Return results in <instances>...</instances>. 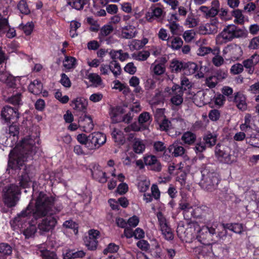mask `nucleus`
Segmentation results:
<instances>
[{
    "label": "nucleus",
    "instance_id": "obj_1",
    "mask_svg": "<svg viewBox=\"0 0 259 259\" xmlns=\"http://www.w3.org/2000/svg\"><path fill=\"white\" fill-rule=\"evenodd\" d=\"M55 199L43 192H40L35 200L32 217L35 220L42 218L37 224V230L40 235L52 231L57 224V218L54 213L58 210L54 206Z\"/></svg>",
    "mask_w": 259,
    "mask_h": 259
},
{
    "label": "nucleus",
    "instance_id": "obj_2",
    "mask_svg": "<svg viewBox=\"0 0 259 259\" xmlns=\"http://www.w3.org/2000/svg\"><path fill=\"white\" fill-rule=\"evenodd\" d=\"M32 139H24L21 145L12 150L9 154L8 166L12 169H18L20 175L19 184L23 188L27 187L31 181L30 165L26 166L24 162L29 155L34 152L35 147Z\"/></svg>",
    "mask_w": 259,
    "mask_h": 259
},
{
    "label": "nucleus",
    "instance_id": "obj_3",
    "mask_svg": "<svg viewBox=\"0 0 259 259\" xmlns=\"http://www.w3.org/2000/svg\"><path fill=\"white\" fill-rule=\"evenodd\" d=\"M201 178L198 183L200 187L207 192H212L217 189L221 181L220 177L212 164L202 165Z\"/></svg>",
    "mask_w": 259,
    "mask_h": 259
},
{
    "label": "nucleus",
    "instance_id": "obj_4",
    "mask_svg": "<svg viewBox=\"0 0 259 259\" xmlns=\"http://www.w3.org/2000/svg\"><path fill=\"white\" fill-rule=\"evenodd\" d=\"M243 30L235 25L227 26L217 36V41L220 44H226L235 38H239L244 35Z\"/></svg>",
    "mask_w": 259,
    "mask_h": 259
},
{
    "label": "nucleus",
    "instance_id": "obj_5",
    "mask_svg": "<svg viewBox=\"0 0 259 259\" xmlns=\"http://www.w3.org/2000/svg\"><path fill=\"white\" fill-rule=\"evenodd\" d=\"M3 197L5 203L9 207L16 205L19 200V188L13 184L6 186L3 190Z\"/></svg>",
    "mask_w": 259,
    "mask_h": 259
},
{
    "label": "nucleus",
    "instance_id": "obj_6",
    "mask_svg": "<svg viewBox=\"0 0 259 259\" xmlns=\"http://www.w3.org/2000/svg\"><path fill=\"white\" fill-rule=\"evenodd\" d=\"M231 153V148L225 145L218 144L215 148V156L222 163L231 164L234 161Z\"/></svg>",
    "mask_w": 259,
    "mask_h": 259
},
{
    "label": "nucleus",
    "instance_id": "obj_7",
    "mask_svg": "<svg viewBox=\"0 0 259 259\" xmlns=\"http://www.w3.org/2000/svg\"><path fill=\"white\" fill-rule=\"evenodd\" d=\"M106 141V135L101 132H94L88 136L87 148L89 150H96L104 145Z\"/></svg>",
    "mask_w": 259,
    "mask_h": 259
},
{
    "label": "nucleus",
    "instance_id": "obj_8",
    "mask_svg": "<svg viewBox=\"0 0 259 259\" xmlns=\"http://www.w3.org/2000/svg\"><path fill=\"white\" fill-rule=\"evenodd\" d=\"M32 211L33 209H31L30 205L29 204L24 210L18 214L17 216L11 222V225L23 228L24 225L27 222L29 218L31 215H32Z\"/></svg>",
    "mask_w": 259,
    "mask_h": 259
},
{
    "label": "nucleus",
    "instance_id": "obj_9",
    "mask_svg": "<svg viewBox=\"0 0 259 259\" xmlns=\"http://www.w3.org/2000/svg\"><path fill=\"white\" fill-rule=\"evenodd\" d=\"M158 219L160 230L165 239L167 240H171L174 239V234L171 229L167 224V220L162 213L160 211L157 212Z\"/></svg>",
    "mask_w": 259,
    "mask_h": 259
},
{
    "label": "nucleus",
    "instance_id": "obj_10",
    "mask_svg": "<svg viewBox=\"0 0 259 259\" xmlns=\"http://www.w3.org/2000/svg\"><path fill=\"white\" fill-rule=\"evenodd\" d=\"M1 116L6 121L10 123L12 121H16L19 117L18 109L9 106L3 107L1 112Z\"/></svg>",
    "mask_w": 259,
    "mask_h": 259
},
{
    "label": "nucleus",
    "instance_id": "obj_11",
    "mask_svg": "<svg viewBox=\"0 0 259 259\" xmlns=\"http://www.w3.org/2000/svg\"><path fill=\"white\" fill-rule=\"evenodd\" d=\"M170 94L172 95L170 102L174 105L179 106L182 104L184 92L179 85L174 84L171 88V93Z\"/></svg>",
    "mask_w": 259,
    "mask_h": 259
},
{
    "label": "nucleus",
    "instance_id": "obj_12",
    "mask_svg": "<svg viewBox=\"0 0 259 259\" xmlns=\"http://www.w3.org/2000/svg\"><path fill=\"white\" fill-rule=\"evenodd\" d=\"M216 228L213 227H209L203 226L197 233V238L203 243H205L204 241L209 240L210 237L216 234Z\"/></svg>",
    "mask_w": 259,
    "mask_h": 259
},
{
    "label": "nucleus",
    "instance_id": "obj_13",
    "mask_svg": "<svg viewBox=\"0 0 259 259\" xmlns=\"http://www.w3.org/2000/svg\"><path fill=\"white\" fill-rule=\"evenodd\" d=\"M212 7L210 9L206 6H201L199 10L202 12L206 18H211L214 17L219 13L220 4L218 1H214L211 3Z\"/></svg>",
    "mask_w": 259,
    "mask_h": 259
},
{
    "label": "nucleus",
    "instance_id": "obj_14",
    "mask_svg": "<svg viewBox=\"0 0 259 259\" xmlns=\"http://www.w3.org/2000/svg\"><path fill=\"white\" fill-rule=\"evenodd\" d=\"M144 161L146 165L150 166V169L151 170L159 172L162 169L161 163L155 155H148L145 156L144 157Z\"/></svg>",
    "mask_w": 259,
    "mask_h": 259
},
{
    "label": "nucleus",
    "instance_id": "obj_15",
    "mask_svg": "<svg viewBox=\"0 0 259 259\" xmlns=\"http://www.w3.org/2000/svg\"><path fill=\"white\" fill-rule=\"evenodd\" d=\"M79 126L82 128L83 131L89 133L94 128V125L91 116L82 114L78 119Z\"/></svg>",
    "mask_w": 259,
    "mask_h": 259
},
{
    "label": "nucleus",
    "instance_id": "obj_16",
    "mask_svg": "<svg viewBox=\"0 0 259 259\" xmlns=\"http://www.w3.org/2000/svg\"><path fill=\"white\" fill-rule=\"evenodd\" d=\"M218 19L214 18L212 19L210 23H206L204 25L200 26L199 30L200 32L203 34L216 33L218 32Z\"/></svg>",
    "mask_w": 259,
    "mask_h": 259
},
{
    "label": "nucleus",
    "instance_id": "obj_17",
    "mask_svg": "<svg viewBox=\"0 0 259 259\" xmlns=\"http://www.w3.org/2000/svg\"><path fill=\"white\" fill-rule=\"evenodd\" d=\"M229 101L230 102L233 101L237 108L242 111H244L247 109L245 97L240 92L235 93L234 97H230Z\"/></svg>",
    "mask_w": 259,
    "mask_h": 259
},
{
    "label": "nucleus",
    "instance_id": "obj_18",
    "mask_svg": "<svg viewBox=\"0 0 259 259\" xmlns=\"http://www.w3.org/2000/svg\"><path fill=\"white\" fill-rule=\"evenodd\" d=\"M259 62V55L254 54L250 58L244 60L242 62L243 66L247 70L249 74H252L254 70V66Z\"/></svg>",
    "mask_w": 259,
    "mask_h": 259
},
{
    "label": "nucleus",
    "instance_id": "obj_19",
    "mask_svg": "<svg viewBox=\"0 0 259 259\" xmlns=\"http://www.w3.org/2000/svg\"><path fill=\"white\" fill-rule=\"evenodd\" d=\"M72 105L74 106L73 108L74 110L78 112H82L83 114L86 112L87 107L88 105V101L87 99L78 97L71 101Z\"/></svg>",
    "mask_w": 259,
    "mask_h": 259
},
{
    "label": "nucleus",
    "instance_id": "obj_20",
    "mask_svg": "<svg viewBox=\"0 0 259 259\" xmlns=\"http://www.w3.org/2000/svg\"><path fill=\"white\" fill-rule=\"evenodd\" d=\"M163 13L162 9L153 5L149 9V11L146 14L145 17L148 22H152L154 18H159Z\"/></svg>",
    "mask_w": 259,
    "mask_h": 259
},
{
    "label": "nucleus",
    "instance_id": "obj_21",
    "mask_svg": "<svg viewBox=\"0 0 259 259\" xmlns=\"http://www.w3.org/2000/svg\"><path fill=\"white\" fill-rule=\"evenodd\" d=\"M0 81L5 83L9 88H13L15 87V78L6 71H0Z\"/></svg>",
    "mask_w": 259,
    "mask_h": 259
},
{
    "label": "nucleus",
    "instance_id": "obj_22",
    "mask_svg": "<svg viewBox=\"0 0 259 259\" xmlns=\"http://www.w3.org/2000/svg\"><path fill=\"white\" fill-rule=\"evenodd\" d=\"M92 176L100 183H105L107 181L106 172L103 171L99 165L95 166L93 167Z\"/></svg>",
    "mask_w": 259,
    "mask_h": 259
},
{
    "label": "nucleus",
    "instance_id": "obj_23",
    "mask_svg": "<svg viewBox=\"0 0 259 259\" xmlns=\"http://www.w3.org/2000/svg\"><path fill=\"white\" fill-rule=\"evenodd\" d=\"M132 148L137 154H141L145 151L146 146L143 140L139 138H135L133 141Z\"/></svg>",
    "mask_w": 259,
    "mask_h": 259
},
{
    "label": "nucleus",
    "instance_id": "obj_24",
    "mask_svg": "<svg viewBox=\"0 0 259 259\" xmlns=\"http://www.w3.org/2000/svg\"><path fill=\"white\" fill-rule=\"evenodd\" d=\"M136 34V28L132 25L125 26L121 32L122 37L125 39H131L135 36Z\"/></svg>",
    "mask_w": 259,
    "mask_h": 259
},
{
    "label": "nucleus",
    "instance_id": "obj_25",
    "mask_svg": "<svg viewBox=\"0 0 259 259\" xmlns=\"http://www.w3.org/2000/svg\"><path fill=\"white\" fill-rule=\"evenodd\" d=\"M42 84L38 80H34L28 86L29 91L34 95H38L41 93Z\"/></svg>",
    "mask_w": 259,
    "mask_h": 259
},
{
    "label": "nucleus",
    "instance_id": "obj_26",
    "mask_svg": "<svg viewBox=\"0 0 259 259\" xmlns=\"http://www.w3.org/2000/svg\"><path fill=\"white\" fill-rule=\"evenodd\" d=\"M196 139V135L191 132L184 133L181 137V140L183 144L189 145L193 144L195 142Z\"/></svg>",
    "mask_w": 259,
    "mask_h": 259
},
{
    "label": "nucleus",
    "instance_id": "obj_27",
    "mask_svg": "<svg viewBox=\"0 0 259 259\" xmlns=\"http://www.w3.org/2000/svg\"><path fill=\"white\" fill-rule=\"evenodd\" d=\"M124 113V109L121 106L111 107L110 108L109 114L113 121L118 122L116 118L119 115Z\"/></svg>",
    "mask_w": 259,
    "mask_h": 259
},
{
    "label": "nucleus",
    "instance_id": "obj_28",
    "mask_svg": "<svg viewBox=\"0 0 259 259\" xmlns=\"http://www.w3.org/2000/svg\"><path fill=\"white\" fill-rule=\"evenodd\" d=\"M170 68L172 72L178 73L181 71H184L185 63L181 61L173 60L170 64Z\"/></svg>",
    "mask_w": 259,
    "mask_h": 259
},
{
    "label": "nucleus",
    "instance_id": "obj_29",
    "mask_svg": "<svg viewBox=\"0 0 259 259\" xmlns=\"http://www.w3.org/2000/svg\"><path fill=\"white\" fill-rule=\"evenodd\" d=\"M183 41L180 37L170 38L167 41V45L174 50H179L183 46Z\"/></svg>",
    "mask_w": 259,
    "mask_h": 259
},
{
    "label": "nucleus",
    "instance_id": "obj_30",
    "mask_svg": "<svg viewBox=\"0 0 259 259\" xmlns=\"http://www.w3.org/2000/svg\"><path fill=\"white\" fill-rule=\"evenodd\" d=\"M203 139L206 146L211 147L216 143L217 136L212 133H208L204 136Z\"/></svg>",
    "mask_w": 259,
    "mask_h": 259
},
{
    "label": "nucleus",
    "instance_id": "obj_31",
    "mask_svg": "<svg viewBox=\"0 0 259 259\" xmlns=\"http://www.w3.org/2000/svg\"><path fill=\"white\" fill-rule=\"evenodd\" d=\"M109 69L115 77L120 75L121 73L120 65L116 60H112L110 62Z\"/></svg>",
    "mask_w": 259,
    "mask_h": 259
},
{
    "label": "nucleus",
    "instance_id": "obj_32",
    "mask_svg": "<svg viewBox=\"0 0 259 259\" xmlns=\"http://www.w3.org/2000/svg\"><path fill=\"white\" fill-rule=\"evenodd\" d=\"M220 50L219 49H214L213 50L212 54L214 56L212 59V62L214 66L219 67L221 66L224 63V60L223 58L219 55Z\"/></svg>",
    "mask_w": 259,
    "mask_h": 259
},
{
    "label": "nucleus",
    "instance_id": "obj_33",
    "mask_svg": "<svg viewBox=\"0 0 259 259\" xmlns=\"http://www.w3.org/2000/svg\"><path fill=\"white\" fill-rule=\"evenodd\" d=\"M179 208L183 210L184 216L187 217L188 219H189L190 217L188 213L190 212L192 214V212L193 211V208L190 204L184 201H181L179 203Z\"/></svg>",
    "mask_w": 259,
    "mask_h": 259
},
{
    "label": "nucleus",
    "instance_id": "obj_34",
    "mask_svg": "<svg viewBox=\"0 0 259 259\" xmlns=\"http://www.w3.org/2000/svg\"><path fill=\"white\" fill-rule=\"evenodd\" d=\"M111 135L115 142L120 145H123L124 144L125 140L121 131L114 129Z\"/></svg>",
    "mask_w": 259,
    "mask_h": 259
},
{
    "label": "nucleus",
    "instance_id": "obj_35",
    "mask_svg": "<svg viewBox=\"0 0 259 259\" xmlns=\"http://www.w3.org/2000/svg\"><path fill=\"white\" fill-rule=\"evenodd\" d=\"M198 69L197 65L194 62H189L185 63L184 73L186 74H193Z\"/></svg>",
    "mask_w": 259,
    "mask_h": 259
},
{
    "label": "nucleus",
    "instance_id": "obj_36",
    "mask_svg": "<svg viewBox=\"0 0 259 259\" xmlns=\"http://www.w3.org/2000/svg\"><path fill=\"white\" fill-rule=\"evenodd\" d=\"M113 31V27L111 25H105L100 29L99 34L100 39L104 38L109 35Z\"/></svg>",
    "mask_w": 259,
    "mask_h": 259
},
{
    "label": "nucleus",
    "instance_id": "obj_37",
    "mask_svg": "<svg viewBox=\"0 0 259 259\" xmlns=\"http://www.w3.org/2000/svg\"><path fill=\"white\" fill-rule=\"evenodd\" d=\"M217 195L219 199L222 201H229L231 200L234 196L233 194L229 192L228 190L225 188L221 191Z\"/></svg>",
    "mask_w": 259,
    "mask_h": 259
},
{
    "label": "nucleus",
    "instance_id": "obj_38",
    "mask_svg": "<svg viewBox=\"0 0 259 259\" xmlns=\"http://www.w3.org/2000/svg\"><path fill=\"white\" fill-rule=\"evenodd\" d=\"M67 4L77 10L83 9L85 4L84 0H68Z\"/></svg>",
    "mask_w": 259,
    "mask_h": 259
},
{
    "label": "nucleus",
    "instance_id": "obj_39",
    "mask_svg": "<svg viewBox=\"0 0 259 259\" xmlns=\"http://www.w3.org/2000/svg\"><path fill=\"white\" fill-rule=\"evenodd\" d=\"M167 26L169 28L171 33L173 35H180L182 32L180 30V25L176 22H170L167 24Z\"/></svg>",
    "mask_w": 259,
    "mask_h": 259
},
{
    "label": "nucleus",
    "instance_id": "obj_40",
    "mask_svg": "<svg viewBox=\"0 0 259 259\" xmlns=\"http://www.w3.org/2000/svg\"><path fill=\"white\" fill-rule=\"evenodd\" d=\"M12 247L7 243H0V253L4 255H10L12 253Z\"/></svg>",
    "mask_w": 259,
    "mask_h": 259
},
{
    "label": "nucleus",
    "instance_id": "obj_41",
    "mask_svg": "<svg viewBox=\"0 0 259 259\" xmlns=\"http://www.w3.org/2000/svg\"><path fill=\"white\" fill-rule=\"evenodd\" d=\"M170 147V149H174L172 154L175 157L182 156L185 153V149L184 148L177 144H174Z\"/></svg>",
    "mask_w": 259,
    "mask_h": 259
},
{
    "label": "nucleus",
    "instance_id": "obj_42",
    "mask_svg": "<svg viewBox=\"0 0 259 259\" xmlns=\"http://www.w3.org/2000/svg\"><path fill=\"white\" fill-rule=\"evenodd\" d=\"M17 8L22 14L28 15L30 12L28 5L25 0H21L17 5Z\"/></svg>",
    "mask_w": 259,
    "mask_h": 259
},
{
    "label": "nucleus",
    "instance_id": "obj_43",
    "mask_svg": "<svg viewBox=\"0 0 259 259\" xmlns=\"http://www.w3.org/2000/svg\"><path fill=\"white\" fill-rule=\"evenodd\" d=\"M219 81L217 76L211 75L206 78L205 84L210 89H212L215 87Z\"/></svg>",
    "mask_w": 259,
    "mask_h": 259
},
{
    "label": "nucleus",
    "instance_id": "obj_44",
    "mask_svg": "<svg viewBox=\"0 0 259 259\" xmlns=\"http://www.w3.org/2000/svg\"><path fill=\"white\" fill-rule=\"evenodd\" d=\"M232 16L235 17L234 22L237 23L242 24L244 22V16L242 11L239 9H236L231 12Z\"/></svg>",
    "mask_w": 259,
    "mask_h": 259
},
{
    "label": "nucleus",
    "instance_id": "obj_45",
    "mask_svg": "<svg viewBox=\"0 0 259 259\" xmlns=\"http://www.w3.org/2000/svg\"><path fill=\"white\" fill-rule=\"evenodd\" d=\"M84 242L88 249L94 250L96 248L98 241L95 239L91 238V237H86L84 239Z\"/></svg>",
    "mask_w": 259,
    "mask_h": 259
},
{
    "label": "nucleus",
    "instance_id": "obj_46",
    "mask_svg": "<svg viewBox=\"0 0 259 259\" xmlns=\"http://www.w3.org/2000/svg\"><path fill=\"white\" fill-rule=\"evenodd\" d=\"M88 79L90 81L96 86L100 85L102 84V81L101 77L96 73H90L88 75Z\"/></svg>",
    "mask_w": 259,
    "mask_h": 259
},
{
    "label": "nucleus",
    "instance_id": "obj_47",
    "mask_svg": "<svg viewBox=\"0 0 259 259\" xmlns=\"http://www.w3.org/2000/svg\"><path fill=\"white\" fill-rule=\"evenodd\" d=\"M153 246H154V248H152L150 251L151 255L156 259L160 258L162 250L160 248L159 244L157 242L155 241L154 245L153 244Z\"/></svg>",
    "mask_w": 259,
    "mask_h": 259
},
{
    "label": "nucleus",
    "instance_id": "obj_48",
    "mask_svg": "<svg viewBox=\"0 0 259 259\" xmlns=\"http://www.w3.org/2000/svg\"><path fill=\"white\" fill-rule=\"evenodd\" d=\"M8 101L15 106L22 104L21 94L17 93L16 95L12 96L8 99Z\"/></svg>",
    "mask_w": 259,
    "mask_h": 259
},
{
    "label": "nucleus",
    "instance_id": "obj_49",
    "mask_svg": "<svg viewBox=\"0 0 259 259\" xmlns=\"http://www.w3.org/2000/svg\"><path fill=\"white\" fill-rule=\"evenodd\" d=\"M164 98L163 94L158 90L156 91L154 96L152 98L151 102L153 104H159L164 102Z\"/></svg>",
    "mask_w": 259,
    "mask_h": 259
},
{
    "label": "nucleus",
    "instance_id": "obj_50",
    "mask_svg": "<svg viewBox=\"0 0 259 259\" xmlns=\"http://www.w3.org/2000/svg\"><path fill=\"white\" fill-rule=\"evenodd\" d=\"M150 53L148 51H142L137 54H133V58L138 61H145L149 57Z\"/></svg>",
    "mask_w": 259,
    "mask_h": 259
},
{
    "label": "nucleus",
    "instance_id": "obj_51",
    "mask_svg": "<svg viewBox=\"0 0 259 259\" xmlns=\"http://www.w3.org/2000/svg\"><path fill=\"white\" fill-rule=\"evenodd\" d=\"M12 124L9 126V134L15 137L18 136L19 133V127L18 124L16 121H12Z\"/></svg>",
    "mask_w": 259,
    "mask_h": 259
},
{
    "label": "nucleus",
    "instance_id": "obj_52",
    "mask_svg": "<svg viewBox=\"0 0 259 259\" xmlns=\"http://www.w3.org/2000/svg\"><path fill=\"white\" fill-rule=\"evenodd\" d=\"M37 230V229L35 226L29 225V227L24 230L23 234L26 238H29L34 235Z\"/></svg>",
    "mask_w": 259,
    "mask_h": 259
},
{
    "label": "nucleus",
    "instance_id": "obj_53",
    "mask_svg": "<svg viewBox=\"0 0 259 259\" xmlns=\"http://www.w3.org/2000/svg\"><path fill=\"white\" fill-rule=\"evenodd\" d=\"M9 27V25L7 19L0 17V34L5 33Z\"/></svg>",
    "mask_w": 259,
    "mask_h": 259
},
{
    "label": "nucleus",
    "instance_id": "obj_54",
    "mask_svg": "<svg viewBox=\"0 0 259 259\" xmlns=\"http://www.w3.org/2000/svg\"><path fill=\"white\" fill-rule=\"evenodd\" d=\"M75 59L72 57H66L63 61V66L67 69H71L74 67Z\"/></svg>",
    "mask_w": 259,
    "mask_h": 259
},
{
    "label": "nucleus",
    "instance_id": "obj_55",
    "mask_svg": "<svg viewBox=\"0 0 259 259\" xmlns=\"http://www.w3.org/2000/svg\"><path fill=\"white\" fill-rule=\"evenodd\" d=\"M153 66V72H154V74L156 75H160L162 74H163L165 71V68L164 67V65L162 64H156L155 65H153V64L151 66V67Z\"/></svg>",
    "mask_w": 259,
    "mask_h": 259
},
{
    "label": "nucleus",
    "instance_id": "obj_56",
    "mask_svg": "<svg viewBox=\"0 0 259 259\" xmlns=\"http://www.w3.org/2000/svg\"><path fill=\"white\" fill-rule=\"evenodd\" d=\"M180 88L184 91L187 89H189L192 87L191 82L186 77L183 76L181 78Z\"/></svg>",
    "mask_w": 259,
    "mask_h": 259
},
{
    "label": "nucleus",
    "instance_id": "obj_57",
    "mask_svg": "<svg viewBox=\"0 0 259 259\" xmlns=\"http://www.w3.org/2000/svg\"><path fill=\"white\" fill-rule=\"evenodd\" d=\"M243 64L236 63L231 67L230 72L234 75L238 74L243 71Z\"/></svg>",
    "mask_w": 259,
    "mask_h": 259
},
{
    "label": "nucleus",
    "instance_id": "obj_58",
    "mask_svg": "<svg viewBox=\"0 0 259 259\" xmlns=\"http://www.w3.org/2000/svg\"><path fill=\"white\" fill-rule=\"evenodd\" d=\"M150 115L148 112H144L140 114L138 118L139 122L141 124L148 122L150 120Z\"/></svg>",
    "mask_w": 259,
    "mask_h": 259
},
{
    "label": "nucleus",
    "instance_id": "obj_59",
    "mask_svg": "<svg viewBox=\"0 0 259 259\" xmlns=\"http://www.w3.org/2000/svg\"><path fill=\"white\" fill-rule=\"evenodd\" d=\"M213 50L210 47H200L197 50V55L201 56H204L206 55L213 53Z\"/></svg>",
    "mask_w": 259,
    "mask_h": 259
},
{
    "label": "nucleus",
    "instance_id": "obj_60",
    "mask_svg": "<svg viewBox=\"0 0 259 259\" xmlns=\"http://www.w3.org/2000/svg\"><path fill=\"white\" fill-rule=\"evenodd\" d=\"M43 259H58L56 253L54 251L45 250L41 252Z\"/></svg>",
    "mask_w": 259,
    "mask_h": 259
},
{
    "label": "nucleus",
    "instance_id": "obj_61",
    "mask_svg": "<svg viewBox=\"0 0 259 259\" xmlns=\"http://www.w3.org/2000/svg\"><path fill=\"white\" fill-rule=\"evenodd\" d=\"M220 115L221 113L219 110L217 109H212L209 112L208 117L211 120L216 121L219 119Z\"/></svg>",
    "mask_w": 259,
    "mask_h": 259
},
{
    "label": "nucleus",
    "instance_id": "obj_62",
    "mask_svg": "<svg viewBox=\"0 0 259 259\" xmlns=\"http://www.w3.org/2000/svg\"><path fill=\"white\" fill-rule=\"evenodd\" d=\"M119 246L114 243H110L107 248L104 249L103 253L107 254L108 252L114 253L118 251Z\"/></svg>",
    "mask_w": 259,
    "mask_h": 259
},
{
    "label": "nucleus",
    "instance_id": "obj_63",
    "mask_svg": "<svg viewBox=\"0 0 259 259\" xmlns=\"http://www.w3.org/2000/svg\"><path fill=\"white\" fill-rule=\"evenodd\" d=\"M124 70L131 74H134L137 71V67L134 65L133 62L127 63L124 67Z\"/></svg>",
    "mask_w": 259,
    "mask_h": 259
},
{
    "label": "nucleus",
    "instance_id": "obj_64",
    "mask_svg": "<svg viewBox=\"0 0 259 259\" xmlns=\"http://www.w3.org/2000/svg\"><path fill=\"white\" fill-rule=\"evenodd\" d=\"M60 82L65 88H70L71 85L70 79L65 73L61 74Z\"/></svg>",
    "mask_w": 259,
    "mask_h": 259
}]
</instances>
